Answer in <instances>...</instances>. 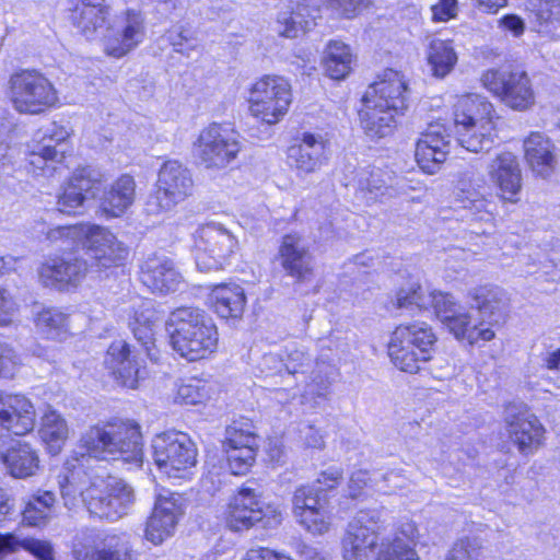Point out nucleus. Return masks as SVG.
Returning a JSON list of instances; mask_svg holds the SVG:
<instances>
[{"label":"nucleus","mask_w":560,"mask_h":560,"mask_svg":"<svg viewBox=\"0 0 560 560\" xmlns=\"http://www.w3.org/2000/svg\"><path fill=\"white\" fill-rule=\"evenodd\" d=\"M427 61L432 75L443 79L448 75L457 65L458 56L452 39L433 38L428 46Z\"/></svg>","instance_id":"nucleus-39"},{"label":"nucleus","mask_w":560,"mask_h":560,"mask_svg":"<svg viewBox=\"0 0 560 560\" xmlns=\"http://www.w3.org/2000/svg\"><path fill=\"white\" fill-rule=\"evenodd\" d=\"M409 82L406 75L399 71L387 68V120H396L404 116L410 101Z\"/></svg>","instance_id":"nucleus-37"},{"label":"nucleus","mask_w":560,"mask_h":560,"mask_svg":"<svg viewBox=\"0 0 560 560\" xmlns=\"http://www.w3.org/2000/svg\"><path fill=\"white\" fill-rule=\"evenodd\" d=\"M141 282L152 292L167 294L179 289L183 277L165 255L149 256L141 267Z\"/></svg>","instance_id":"nucleus-27"},{"label":"nucleus","mask_w":560,"mask_h":560,"mask_svg":"<svg viewBox=\"0 0 560 560\" xmlns=\"http://www.w3.org/2000/svg\"><path fill=\"white\" fill-rule=\"evenodd\" d=\"M428 302L435 316L455 340L467 342L474 347V345L491 342L497 338V320L474 323L469 312L456 310L457 303L450 292L432 290L428 294Z\"/></svg>","instance_id":"nucleus-10"},{"label":"nucleus","mask_w":560,"mask_h":560,"mask_svg":"<svg viewBox=\"0 0 560 560\" xmlns=\"http://www.w3.org/2000/svg\"><path fill=\"white\" fill-rule=\"evenodd\" d=\"M475 10L482 14L494 15L509 4V0H471Z\"/></svg>","instance_id":"nucleus-63"},{"label":"nucleus","mask_w":560,"mask_h":560,"mask_svg":"<svg viewBox=\"0 0 560 560\" xmlns=\"http://www.w3.org/2000/svg\"><path fill=\"white\" fill-rule=\"evenodd\" d=\"M210 385L200 380L190 378L177 386L176 401L185 405H201L210 398Z\"/></svg>","instance_id":"nucleus-47"},{"label":"nucleus","mask_w":560,"mask_h":560,"mask_svg":"<svg viewBox=\"0 0 560 560\" xmlns=\"http://www.w3.org/2000/svg\"><path fill=\"white\" fill-rule=\"evenodd\" d=\"M90 265L74 253L47 259L38 270L40 282L45 287L63 288L77 285L85 277Z\"/></svg>","instance_id":"nucleus-24"},{"label":"nucleus","mask_w":560,"mask_h":560,"mask_svg":"<svg viewBox=\"0 0 560 560\" xmlns=\"http://www.w3.org/2000/svg\"><path fill=\"white\" fill-rule=\"evenodd\" d=\"M351 63L350 48L338 40L329 42L324 57V68L327 75L334 80H342L350 73Z\"/></svg>","instance_id":"nucleus-41"},{"label":"nucleus","mask_w":560,"mask_h":560,"mask_svg":"<svg viewBox=\"0 0 560 560\" xmlns=\"http://www.w3.org/2000/svg\"><path fill=\"white\" fill-rule=\"evenodd\" d=\"M85 224L79 225H65L49 229L46 233V238L50 243H61L62 248L72 247L81 243L83 230Z\"/></svg>","instance_id":"nucleus-49"},{"label":"nucleus","mask_w":560,"mask_h":560,"mask_svg":"<svg viewBox=\"0 0 560 560\" xmlns=\"http://www.w3.org/2000/svg\"><path fill=\"white\" fill-rule=\"evenodd\" d=\"M524 159L529 168L541 177L549 176L556 167L555 145L540 131H530L523 141Z\"/></svg>","instance_id":"nucleus-32"},{"label":"nucleus","mask_w":560,"mask_h":560,"mask_svg":"<svg viewBox=\"0 0 560 560\" xmlns=\"http://www.w3.org/2000/svg\"><path fill=\"white\" fill-rule=\"evenodd\" d=\"M117 19L116 27H106L103 49L107 56L119 59L144 40L147 24L144 14L137 9H127Z\"/></svg>","instance_id":"nucleus-21"},{"label":"nucleus","mask_w":560,"mask_h":560,"mask_svg":"<svg viewBox=\"0 0 560 560\" xmlns=\"http://www.w3.org/2000/svg\"><path fill=\"white\" fill-rule=\"evenodd\" d=\"M69 137V132L62 126H58L52 122L49 128H47L46 132L40 138L44 140V143H50L57 149H61L62 142Z\"/></svg>","instance_id":"nucleus-61"},{"label":"nucleus","mask_w":560,"mask_h":560,"mask_svg":"<svg viewBox=\"0 0 560 560\" xmlns=\"http://www.w3.org/2000/svg\"><path fill=\"white\" fill-rule=\"evenodd\" d=\"M311 358L299 349H293L287 354V359L280 360L281 368H284L289 375L304 373L303 368L310 365Z\"/></svg>","instance_id":"nucleus-55"},{"label":"nucleus","mask_w":560,"mask_h":560,"mask_svg":"<svg viewBox=\"0 0 560 560\" xmlns=\"http://www.w3.org/2000/svg\"><path fill=\"white\" fill-rule=\"evenodd\" d=\"M498 24L502 31L510 32L514 37H521L526 30L524 20L515 13L502 15Z\"/></svg>","instance_id":"nucleus-58"},{"label":"nucleus","mask_w":560,"mask_h":560,"mask_svg":"<svg viewBox=\"0 0 560 560\" xmlns=\"http://www.w3.org/2000/svg\"><path fill=\"white\" fill-rule=\"evenodd\" d=\"M257 435L253 423L248 421H234L225 430L223 441L224 450L248 448L257 451Z\"/></svg>","instance_id":"nucleus-43"},{"label":"nucleus","mask_w":560,"mask_h":560,"mask_svg":"<svg viewBox=\"0 0 560 560\" xmlns=\"http://www.w3.org/2000/svg\"><path fill=\"white\" fill-rule=\"evenodd\" d=\"M249 103L254 117L275 125L283 118L292 103L291 84L280 75H265L253 84Z\"/></svg>","instance_id":"nucleus-15"},{"label":"nucleus","mask_w":560,"mask_h":560,"mask_svg":"<svg viewBox=\"0 0 560 560\" xmlns=\"http://www.w3.org/2000/svg\"><path fill=\"white\" fill-rule=\"evenodd\" d=\"M72 25L88 39L94 38L108 23L110 7L106 0H68Z\"/></svg>","instance_id":"nucleus-26"},{"label":"nucleus","mask_w":560,"mask_h":560,"mask_svg":"<svg viewBox=\"0 0 560 560\" xmlns=\"http://www.w3.org/2000/svg\"><path fill=\"white\" fill-rule=\"evenodd\" d=\"M72 555L75 560H138L122 537L104 536L95 528H83L75 534Z\"/></svg>","instance_id":"nucleus-19"},{"label":"nucleus","mask_w":560,"mask_h":560,"mask_svg":"<svg viewBox=\"0 0 560 560\" xmlns=\"http://www.w3.org/2000/svg\"><path fill=\"white\" fill-rule=\"evenodd\" d=\"M237 249L236 236L221 223L209 222L195 233L194 256L200 271L225 268Z\"/></svg>","instance_id":"nucleus-14"},{"label":"nucleus","mask_w":560,"mask_h":560,"mask_svg":"<svg viewBox=\"0 0 560 560\" xmlns=\"http://www.w3.org/2000/svg\"><path fill=\"white\" fill-rule=\"evenodd\" d=\"M10 96L14 108L24 114L43 113L58 101L52 83L35 70H23L11 77Z\"/></svg>","instance_id":"nucleus-16"},{"label":"nucleus","mask_w":560,"mask_h":560,"mask_svg":"<svg viewBox=\"0 0 560 560\" xmlns=\"http://www.w3.org/2000/svg\"><path fill=\"white\" fill-rule=\"evenodd\" d=\"M39 436L51 455L59 454L69 436L67 421L56 410H48L42 418Z\"/></svg>","instance_id":"nucleus-40"},{"label":"nucleus","mask_w":560,"mask_h":560,"mask_svg":"<svg viewBox=\"0 0 560 560\" xmlns=\"http://www.w3.org/2000/svg\"><path fill=\"white\" fill-rule=\"evenodd\" d=\"M65 151L50 143H38L28 154V172L35 177L50 178L60 168Z\"/></svg>","instance_id":"nucleus-38"},{"label":"nucleus","mask_w":560,"mask_h":560,"mask_svg":"<svg viewBox=\"0 0 560 560\" xmlns=\"http://www.w3.org/2000/svg\"><path fill=\"white\" fill-rule=\"evenodd\" d=\"M182 515L179 498L174 494L156 498L153 512L147 522L145 537L154 545L163 542L171 537Z\"/></svg>","instance_id":"nucleus-28"},{"label":"nucleus","mask_w":560,"mask_h":560,"mask_svg":"<svg viewBox=\"0 0 560 560\" xmlns=\"http://www.w3.org/2000/svg\"><path fill=\"white\" fill-rule=\"evenodd\" d=\"M504 428L509 443L523 456L536 454L546 444V428L528 405H520L509 413Z\"/></svg>","instance_id":"nucleus-20"},{"label":"nucleus","mask_w":560,"mask_h":560,"mask_svg":"<svg viewBox=\"0 0 560 560\" xmlns=\"http://www.w3.org/2000/svg\"><path fill=\"white\" fill-rule=\"evenodd\" d=\"M60 493L69 510L84 505L92 516L110 522L127 515L135 502L133 490L124 480L110 477L97 485L80 466L60 481Z\"/></svg>","instance_id":"nucleus-2"},{"label":"nucleus","mask_w":560,"mask_h":560,"mask_svg":"<svg viewBox=\"0 0 560 560\" xmlns=\"http://www.w3.org/2000/svg\"><path fill=\"white\" fill-rule=\"evenodd\" d=\"M0 459L7 472L13 478L26 479L39 470L37 451L27 442L15 441L0 453Z\"/></svg>","instance_id":"nucleus-33"},{"label":"nucleus","mask_w":560,"mask_h":560,"mask_svg":"<svg viewBox=\"0 0 560 560\" xmlns=\"http://www.w3.org/2000/svg\"><path fill=\"white\" fill-rule=\"evenodd\" d=\"M284 27L279 30L281 36L288 38H295L300 32H306L310 28L308 22L303 21L300 14H291L289 18L283 16L278 21Z\"/></svg>","instance_id":"nucleus-56"},{"label":"nucleus","mask_w":560,"mask_h":560,"mask_svg":"<svg viewBox=\"0 0 560 560\" xmlns=\"http://www.w3.org/2000/svg\"><path fill=\"white\" fill-rule=\"evenodd\" d=\"M438 342V334L428 322L400 323L389 334L387 355L395 369L417 375L432 362Z\"/></svg>","instance_id":"nucleus-7"},{"label":"nucleus","mask_w":560,"mask_h":560,"mask_svg":"<svg viewBox=\"0 0 560 560\" xmlns=\"http://www.w3.org/2000/svg\"><path fill=\"white\" fill-rule=\"evenodd\" d=\"M72 186L86 195V200L96 198L103 189L106 180L101 170L93 166H84L77 168L69 177Z\"/></svg>","instance_id":"nucleus-45"},{"label":"nucleus","mask_w":560,"mask_h":560,"mask_svg":"<svg viewBox=\"0 0 560 560\" xmlns=\"http://www.w3.org/2000/svg\"><path fill=\"white\" fill-rule=\"evenodd\" d=\"M57 499L54 492L37 490L23 499L22 523L32 526H45L54 514Z\"/></svg>","instance_id":"nucleus-35"},{"label":"nucleus","mask_w":560,"mask_h":560,"mask_svg":"<svg viewBox=\"0 0 560 560\" xmlns=\"http://www.w3.org/2000/svg\"><path fill=\"white\" fill-rule=\"evenodd\" d=\"M480 84L497 101L514 112H527L537 101L530 74L517 65L486 69L480 75Z\"/></svg>","instance_id":"nucleus-9"},{"label":"nucleus","mask_w":560,"mask_h":560,"mask_svg":"<svg viewBox=\"0 0 560 560\" xmlns=\"http://www.w3.org/2000/svg\"><path fill=\"white\" fill-rule=\"evenodd\" d=\"M500 115L494 105L477 93H464L453 104V121L459 144L468 151L491 148L499 135Z\"/></svg>","instance_id":"nucleus-4"},{"label":"nucleus","mask_w":560,"mask_h":560,"mask_svg":"<svg viewBox=\"0 0 560 560\" xmlns=\"http://www.w3.org/2000/svg\"><path fill=\"white\" fill-rule=\"evenodd\" d=\"M194 178L191 171L177 160H170L162 164L155 190L145 203L148 214H160L173 210L194 192Z\"/></svg>","instance_id":"nucleus-13"},{"label":"nucleus","mask_w":560,"mask_h":560,"mask_svg":"<svg viewBox=\"0 0 560 560\" xmlns=\"http://www.w3.org/2000/svg\"><path fill=\"white\" fill-rule=\"evenodd\" d=\"M244 560H294L288 555L277 552L266 547L250 548Z\"/></svg>","instance_id":"nucleus-60"},{"label":"nucleus","mask_w":560,"mask_h":560,"mask_svg":"<svg viewBox=\"0 0 560 560\" xmlns=\"http://www.w3.org/2000/svg\"><path fill=\"white\" fill-rule=\"evenodd\" d=\"M210 303L214 312L222 318H241L246 296L244 289L236 283H220L210 293Z\"/></svg>","instance_id":"nucleus-34"},{"label":"nucleus","mask_w":560,"mask_h":560,"mask_svg":"<svg viewBox=\"0 0 560 560\" xmlns=\"http://www.w3.org/2000/svg\"><path fill=\"white\" fill-rule=\"evenodd\" d=\"M90 268L101 271L122 264L128 256V249L106 228L85 224L81 243Z\"/></svg>","instance_id":"nucleus-22"},{"label":"nucleus","mask_w":560,"mask_h":560,"mask_svg":"<svg viewBox=\"0 0 560 560\" xmlns=\"http://www.w3.org/2000/svg\"><path fill=\"white\" fill-rule=\"evenodd\" d=\"M166 38L177 52L185 54L186 50H192L196 48L192 32L184 25L173 26L167 31Z\"/></svg>","instance_id":"nucleus-53"},{"label":"nucleus","mask_w":560,"mask_h":560,"mask_svg":"<svg viewBox=\"0 0 560 560\" xmlns=\"http://www.w3.org/2000/svg\"><path fill=\"white\" fill-rule=\"evenodd\" d=\"M363 107L359 112L362 128L371 139L384 136L385 82L369 85L362 97Z\"/></svg>","instance_id":"nucleus-31"},{"label":"nucleus","mask_w":560,"mask_h":560,"mask_svg":"<svg viewBox=\"0 0 560 560\" xmlns=\"http://www.w3.org/2000/svg\"><path fill=\"white\" fill-rule=\"evenodd\" d=\"M226 453L228 466L233 475H245L256 459V451L248 448L224 450Z\"/></svg>","instance_id":"nucleus-51"},{"label":"nucleus","mask_w":560,"mask_h":560,"mask_svg":"<svg viewBox=\"0 0 560 560\" xmlns=\"http://www.w3.org/2000/svg\"><path fill=\"white\" fill-rule=\"evenodd\" d=\"M89 458L122 460L140 466L143 459L142 435L136 423L110 421L90 427L80 439Z\"/></svg>","instance_id":"nucleus-6"},{"label":"nucleus","mask_w":560,"mask_h":560,"mask_svg":"<svg viewBox=\"0 0 560 560\" xmlns=\"http://www.w3.org/2000/svg\"><path fill=\"white\" fill-rule=\"evenodd\" d=\"M418 528L413 523H407L395 534L390 550L387 548V560H420L417 551Z\"/></svg>","instance_id":"nucleus-42"},{"label":"nucleus","mask_w":560,"mask_h":560,"mask_svg":"<svg viewBox=\"0 0 560 560\" xmlns=\"http://www.w3.org/2000/svg\"><path fill=\"white\" fill-rule=\"evenodd\" d=\"M343 471L339 467H328L323 470L316 481L304 485L293 493V515L307 532L322 535L329 529L330 516L326 510L324 492L335 489L342 480Z\"/></svg>","instance_id":"nucleus-8"},{"label":"nucleus","mask_w":560,"mask_h":560,"mask_svg":"<svg viewBox=\"0 0 560 560\" xmlns=\"http://www.w3.org/2000/svg\"><path fill=\"white\" fill-rule=\"evenodd\" d=\"M381 512L360 511L348 524L342 538V558L345 560H385V538L380 529Z\"/></svg>","instance_id":"nucleus-11"},{"label":"nucleus","mask_w":560,"mask_h":560,"mask_svg":"<svg viewBox=\"0 0 560 560\" xmlns=\"http://www.w3.org/2000/svg\"><path fill=\"white\" fill-rule=\"evenodd\" d=\"M482 547L468 538L457 540L445 560H481Z\"/></svg>","instance_id":"nucleus-52"},{"label":"nucleus","mask_w":560,"mask_h":560,"mask_svg":"<svg viewBox=\"0 0 560 560\" xmlns=\"http://www.w3.org/2000/svg\"><path fill=\"white\" fill-rule=\"evenodd\" d=\"M450 148L448 128L440 122H431L416 142V163L423 173L435 174L446 162Z\"/></svg>","instance_id":"nucleus-23"},{"label":"nucleus","mask_w":560,"mask_h":560,"mask_svg":"<svg viewBox=\"0 0 560 560\" xmlns=\"http://www.w3.org/2000/svg\"><path fill=\"white\" fill-rule=\"evenodd\" d=\"M469 299L479 312L494 313L499 308L501 299L497 291L487 285H479L469 292Z\"/></svg>","instance_id":"nucleus-50"},{"label":"nucleus","mask_w":560,"mask_h":560,"mask_svg":"<svg viewBox=\"0 0 560 560\" xmlns=\"http://www.w3.org/2000/svg\"><path fill=\"white\" fill-rule=\"evenodd\" d=\"M368 0H329L330 5L347 18H351Z\"/></svg>","instance_id":"nucleus-64"},{"label":"nucleus","mask_w":560,"mask_h":560,"mask_svg":"<svg viewBox=\"0 0 560 560\" xmlns=\"http://www.w3.org/2000/svg\"><path fill=\"white\" fill-rule=\"evenodd\" d=\"M140 313L136 312L135 320L130 323L135 338L140 343V349L124 340H117L109 346L105 363L113 371L116 381L128 388L136 389L140 382L144 381L149 372L142 359L144 353L151 361L158 362L159 353L154 345L155 313L150 303Z\"/></svg>","instance_id":"nucleus-3"},{"label":"nucleus","mask_w":560,"mask_h":560,"mask_svg":"<svg viewBox=\"0 0 560 560\" xmlns=\"http://www.w3.org/2000/svg\"><path fill=\"white\" fill-rule=\"evenodd\" d=\"M282 521L281 510L261 501L260 494L249 487H243L229 504L228 525L240 532L261 523L262 527H276Z\"/></svg>","instance_id":"nucleus-18"},{"label":"nucleus","mask_w":560,"mask_h":560,"mask_svg":"<svg viewBox=\"0 0 560 560\" xmlns=\"http://www.w3.org/2000/svg\"><path fill=\"white\" fill-rule=\"evenodd\" d=\"M171 345L182 358L194 362L212 354L218 348L219 335L214 323L197 307H178L167 320Z\"/></svg>","instance_id":"nucleus-5"},{"label":"nucleus","mask_w":560,"mask_h":560,"mask_svg":"<svg viewBox=\"0 0 560 560\" xmlns=\"http://www.w3.org/2000/svg\"><path fill=\"white\" fill-rule=\"evenodd\" d=\"M488 176L464 171L457 179L456 200L477 221L494 220L495 211L490 207L494 196L502 205H516L522 200L523 172L516 154L498 153L489 164Z\"/></svg>","instance_id":"nucleus-1"},{"label":"nucleus","mask_w":560,"mask_h":560,"mask_svg":"<svg viewBox=\"0 0 560 560\" xmlns=\"http://www.w3.org/2000/svg\"><path fill=\"white\" fill-rule=\"evenodd\" d=\"M36 326L47 338L62 340L68 334V316L57 308H46L38 313Z\"/></svg>","instance_id":"nucleus-46"},{"label":"nucleus","mask_w":560,"mask_h":560,"mask_svg":"<svg viewBox=\"0 0 560 560\" xmlns=\"http://www.w3.org/2000/svg\"><path fill=\"white\" fill-rule=\"evenodd\" d=\"M136 184L131 176H120L101 198V209L109 217H120L135 200Z\"/></svg>","instance_id":"nucleus-36"},{"label":"nucleus","mask_w":560,"mask_h":560,"mask_svg":"<svg viewBox=\"0 0 560 560\" xmlns=\"http://www.w3.org/2000/svg\"><path fill=\"white\" fill-rule=\"evenodd\" d=\"M395 306L412 312H422L429 307L428 294L419 281H408L396 290Z\"/></svg>","instance_id":"nucleus-44"},{"label":"nucleus","mask_w":560,"mask_h":560,"mask_svg":"<svg viewBox=\"0 0 560 560\" xmlns=\"http://www.w3.org/2000/svg\"><path fill=\"white\" fill-rule=\"evenodd\" d=\"M22 547L39 560H55L52 546L48 541L28 539L23 541Z\"/></svg>","instance_id":"nucleus-59"},{"label":"nucleus","mask_w":560,"mask_h":560,"mask_svg":"<svg viewBox=\"0 0 560 560\" xmlns=\"http://www.w3.org/2000/svg\"><path fill=\"white\" fill-rule=\"evenodd\" d=\"M431 21L434 23H446L458 16V0H436L430 7Z\"/></svg>","instance_id":"nucleus-54"},{"label":"nucleus","mask_w":560,"mask_h":560,"mask_svg":"<svg viewBox=\"0 0 560 560\" xmlns=\"http://www.w3.org/2000/svg\"><path fill=\"white\" fill-rule=\"evenodd\" d=\"M300 439L306 447L320 448L324 445L322 434L313 425H303L300 429Z\"/></svg>","instance_id":"nucleus-62"},{"label":"nucleus","mask_w":560,"mask_h":560,"mask_svg":"<svg viewBox=\"0 0 560 560\" xmlns=\"http://www.w3.org/2000/svg\"><path fill=\"white\" fill-rule=\"evenodd\" d=\"M85 200L86 195L80 192L68 179L62 191L58 195L57 209L65 214H77L81 212Z\"/></svg>","instance_id":"nucleus-48"},{"label":"nucleus","mask_w":560,"mask_h":560,"mask_svg":"<svg viewBox=\"0 0 560 560\" xmlns=\"http://www.w3.org/2000/svg\"><path fill=\"white\" fill-rule=\"evenodd\" d=\"M19 364L18 357L12 348L0 343V376L12 377Z\"/></svg>","instance_id":"nucleus-57"},{"label":"nucleus","mask_w":560,"mask_h":560,"mask_svg":"<svg viewBox=\"0 0 560 560\" xmlns=\"http://www.w3.org/2000/svg\"><path fill=\"white\" fill-rule=\"evenodd\" d=\"M152 448L156 466L168 477L182 478L197 464V448L186 433L167 431L158 434Z\"/></svg>","instance_id":"nucleus-17"},{"label":"nucleus","mask_w":560,"mask_h":560,"mask_svg":"<svg viewBox=\"0 0 560 560\" xmlns=\"http://www.w3.org/2000/svg\"><path fill=\"white\" fill-rule=\"evenodd\" d=\"M240 133L224 124L213 122L203 128L194 143L200 165L208 171H223L232 165L242 151Z\"/></svg>","instance_id":"nucleus-12"},{"label":"nucleus","mask_w":560,"mask_h":560,"mask_svg":"<svg viewBox=\"0 0 560 560\" xmlns=\"http://www.w3.org/2000/svg\"><path fill=\"white\" fill-rule=\"evenodd\" d=\"M279 255L282 268L296 282L311 279L313 275V257L305 241L300 235H284Z\"/></svg>","instance_id":"nucleus-29"},{"label":"nucleus","mask_w":560,"mask_h":560,"mask_svg":"<svg viewBox=\"0 0 560 560\" xmlns=\"http://www.w3.org/2000/svg\"><path fill=\"white\" fill-rule=\"evenodd\" d=\"M35 425V409L22 395H0V438L24 435Z\"/></svg>","instance_id":"nucleus-25"},{"label":"nucleus","mask_w":560,"mask_h":560,"mask_svg":"<svg viewBox=\"0 0 560 560\" xmlns=\"http://www.w3.org/2000/svg\"><path fill=\"white\" fill-rule=\"evenodd\" d=\"M288 159L298 172L314 173L327 160L326 142L322 136L305 132L299 143L289 148Z\"/></svg>","instance_id":"nucleus-30"}]
</instances>
